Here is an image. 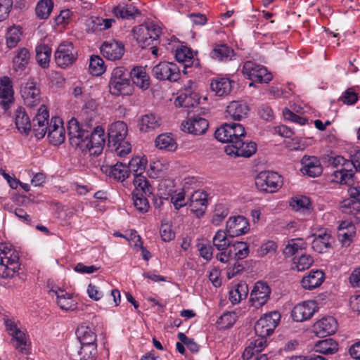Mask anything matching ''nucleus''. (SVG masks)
I'll use <instances>...</instances> for the list:
<instances>
[{
	"instance_id": "nucleus-1",
	"label": "nucleus",
	"mask_w": 360,
	"mask_h": 360,
	"mask_svg": "<svg viewBox=\"0 0 360 360\" xmlns=\"http://www.w3.org/2000/svg\"><path fill=\"white\" fill-rule=\"evenodd\" d=\"M93 126L91 120L80 123L77 119L72 118L68 125L69 141L72 147L79 148L83 153L98 155L105 142V129L101 126L93 129Z\"/></svg>"
},
{
	"instance_id": "nucleus-2",
	"label": "nucleus",
	"mask_w": 360,
	"mask_h": 360,
	"mask_svg": "<svg viewBox=\"0 0 360 360\" xmlns=\"http://www.w3.org/2000/svg\"><path fill=\"white\" fill-rule=\"evenodd\" d=\"M245 128L239 123H225L214 131V137L222 143H228L225 147L227 155L250 158L256 153L257 145L252 141H243Z\"/></svg>"
},
{
	"instance_id": "nucleus-3",
	"label": "nucleus",
	"mask_w": 360,
	"mask_h": 360,
	"mask_svg": "<svg viewBox=\"0 0 360 360\" xmlns=\"http://www.w3.org/2000/svg\"><path fill=\"white\" fill-rule=\"evenodd\" d=\"M128 127L123 121H116L109 126L108 131V145L115 148L120 157L128 155L131 151L130 143L126 141Z\"/></svg>"
},
{
	"instance_id": "nucleus-4",
	"label": "nucleus",
	"mask_w": 360,
	"mask_h": 360,
	"mask_svg": "<svg viewBox=\"0 0 360 360\" xmlns=\"http://www.w3.org/2000/svg\"><path fill=\"white\" fill-rule=\"evenodd\" d=\"M20 265L18 252L11 245L0 244V278H13Z\"/></svg>"
},
{
	"instance_id": "nucleus-5",
	"label": "nucleus",
	"mask_w": 360,
	"mask_h": 360,
	"mask_svg": "<svg viewBox=\"0 0 360 360\" xmlns=\"http://www.w3.org/2000/svg\"><path fill=\"white\" fill-rule=\"evenodd\" d=\"M135 188L132 191V200H134V207L142 213L149 210L150 204L147 196L153 193V188L145 176H138L136 178Z\"/></svg>"
},
{
	"instance_id": "nucleus-6",
	"label": "nucleus",
	"mask_w": 360,
	"mask_h": 360,
	"mask_svg": "<svg viewBox=\"0 0 360 360\" xmlns=\"http://www.w3.org/2000/svg\"><path fill=\"white\" fill-rule=\"evenodd\" d=\"M131 32L139 46L145 49L158 40L161 34V27L153 22H147L135 26Z\"/></svg>"
},
{
	"instance_id": "nucleus-7",
	"label": "nucleus",
	"mask_w": 360,
	"mask_h": 360,
	"mask_svg": "<svg viewBox=\"0 0 360 360\" xmlns=\"http://www.w3.org/2000/svg\"><path fill=\"white\" fill-rule=\"evenodd\" d=\"M255 184L258 191L273 193L282 187L283 177L278 172L264 170L256 176Z\"/></svg>"
},
{
	"instance_id": "nucleus-8",
	"label": "nucleus",
	"mask_w": 360,
	"mask_h": 360,
	"mask_svg": "<svg viewBox=\"0 0 360 360\" xmlns=\"http://www.w3.org/2000/svg\"><path fill=\"white\" fill-rule=\"evenodd\" d=\"M77 59V52L70 41L61 42L54 52L56 65L66 68L73 65Z\"/></svg>"
},
{
	"instance_id": "nucleus-9",
	"label": "nucleus",
	"mask_w": 360,
	"mask_h": 360,
	"mask_svg": "<svg viewBox=\"0 0 360 360\" xmlns=\"http://www.w3.org/2000/svg\"><path fill=\"white\" fill-rule=\"evenodd\" d=\"M129 82V71L127 69L123 66L115 68L108 84L110 93L116 96L124 94Z\"/></svg>"
},
{
	"instance_id": "nucleus-10",
	"label": "nucleus",
	"mask_w": 360,
	"mask_h": 360,
	"mask_svg": "<svg viewBox=\"0 0 360 360\" xmlns=\"http://www.w3.org/2000/svg\"><path fill=\"white\" fill-rule=\"evenodd\" d=\"M242 72L252 82L268 83L272 80V73L266 68L251 60L243 63Z\"/></svg>"
},
{
	"instance_id": "nucleus-11",
	"label": "nucleus",
	"mask_w": 360,
	"mask_h": 360,
	"mask_svg": "<svg viewBox=\"0 0 360 360\" xmlns=\"http://www.w3.org/2000/svg\"><path fill=\"white\" fill-rule=\"evenodd\" d=\"M281 319V314L278 311L265 314L257 320L255 330L258 337L267 338L273 334L276 327L278 326Z\"/></svg>"
},
{
	"instance_id": "nucleus-12",
	"label": "nucleus",
	"mask_w": 360,
	"mask_h": 360,
	"mask_svg": "<svg viewBox=\"0 0 360 360\" xmlns=\"http://www.w3.org/2000/svg\"><path fill=\"white\" fill-rule=\"evenodd\" d=\"M359 170L353 162L345 159L340 169H336L331 174L330 181L341 185L350 186L355 183V173Z\"/></svg>"
},
{
	"instance_id": "nucleus-13",
	"label": "nucleus",
	"mask_w": 360,
	"mask_h": 360,
	"mask_svg": "<svg viewBox=\"0 0 360 360\" xmlns=\"http://www.w3.org/2000/svg\"><path fill=\"white\" fill-rule=\"evenodd\" d=\"M152 75L159 81L176 82L180 79V69L174 63L162 61L152 69Z\"/></svg>"
},
{
	"instance_id": "nucleus-14",
	"label": "nucleus",
	"mask_w": 360,
	"mask_h": 360,
	"mask_svg": "<svg viewBox=\"0 0 360 360\" xmlns=\"http://www.w3.org/2000/svg\"><path fill=\"white\" fill-rule=\"evenodd\" d=\"M225 231H219L215 233L212 243L214 247L220 252L217 255V258L221 263H227L231 258V250H228L233 240Z\"/></svg>"
},
{
	"instance_id": "nucleus-15",
	"label": "nucleus",
	"mask_w": 360,
	"mask_h": 360,
	"mask_svg": "<svg viewBox=\"0 0 360 360\" xmlns=\"http://www.w3.org/2000/svg\"><path fill=\"white\" fill-rule=\"evenodd\" d=\"M49 110L46 105H42L39 107L38 112L34 117L31 122V130L38 139H43L49 129Z\"/></svg>"
},
{
	"instance_id": "nucleus-16",
	"label": "nucleus",
	"mask_w": 360,
	"mask_h": 360,
	"mask_svg": "<svg viewBox=\"0 0 360 360\" xmlns=\"http://www.w3.org/2000/svg\"><path fill=\"white\" fill-rule=\"evenodd\" d=\"M100 52L108 60H120L124 53V45L115 39L105 41L100 46Z\"/></svg>"
},
{
	"instance_id": "nucleus-17",
	"label": "nucleus",
	"mask_w": 360,
	"mask_h": 360,
	"mask_svg": "<svg viewBox=\"0 0 360 360\" xmlns=\"http://www.w3.org/2000/svg\"><path fill=\"white\" fill-rule=\"evenodd\" d=\"M46 134L49 142L54 146H59L65 141V129L59 117H52Z\"/></svg>"
},
{
	"instance_id": "nucleus-18",
	"label": "nucleus",
	"mask_w": 360,
	"mask_h": 360,
	"mask_svg": "<svg viewBox=\"0 0 360 360\" xmlns=\"http://www.w3.org/2000/svg\"><path fill=\"white\" fill-rule=\"evenodd\" d=\"M316 302L313 300L304 301L296 304L291 311V317L297 322L309 320L316 311Z\"/></svg>"
},
{
	"instance_id": "nucleus-19",
	"label": "nucleus",
	"mask_w": 360,
	"mask_h": 360,
	"mask_svg": "<svg viewBox=\"0 0 360 360\" xmlns=\"http://www.w3.org/2000/svg\"><path fill=\"white\" fill-rule=\"evenodd\" d=\"M230 238H235L249 231V222L246 217L237 216L229 217L225 231Z\"/></svg>"
},
{
	"instance_id": "nucleus-20",
	"label": "nucleus",
	"mask_w": 360,
	"mask_h": 360,
	"mask_svg": "<svg viewBox=\"0 0 360 360\" xmlns=\"http://www.w3.org/2000/svg\"><path fill=\"white\" fill-rule=\"evenodd\" d=\"M271 294V288L264 282L258 281L250 292V301L255 307H261L266 304Z\"/></svg>"
},
{
	"instance_id": "nucleus-21",
	"label": "nucleus",
	"mask_w": 360,
	"mask_h": 360,
	"mask_svg": "<svg viewBox=\"0 0 360 360\" xmlns=\"http://www.w3.org/2000/svg\"><path fill=\"white\" fill-rule=\"evenodd\" d=\"M181 127L184 131L192 135L200 136L206 132L208 128V122L205 118L195 116L183 122Z\"/></svg>"
},
{
	"instance_id": "nucleus-22",
	"label": "nucleus",
	"mask_w": 360,
	"mask_h": 360,
	"mask_svg": "<svg viewBox=\"0 0 360 360\" xmlns=\"http://www.w3.org/2000/svg\"><path fill=\"white\" fill-rule=\"evenodd\" d=\"M301 172L311 177L319 176L323 173V167L319 159L314 155H304L301 160Z\"/></svg>"
},
{
	"instance_id": "nucleus-23",
	"label": "nucleus",
	"mask_w": 360,
	"mask_h": 360,
	"mask_svg": "<svg viewBox=\"0 0 360 360\" xmlns=\"http://www.w3.org/2000/svg\"><path fill=\"white\" fill-rule=\"evenodd\" d=\"M338 327L337 321L333 316H326L317 321L313 329L318 336L325 337L335 333Z\"/></svg>"
},
{
	"instance_id": "nucleus-24",
	"label": "nucleus",
	"mask_w": 360,
	"mask_h": 360,
	"mask_svg": "<svg viewBox=\"0 0 360 360\" xmlns=\"http://www.w3.org/2000/svg\"><path fill=\"white\" fill-rule=\"evenodd\" d=\"M13 89L8 77H5L0 81V105L7 110L11 103H13Z\"/></svg>"
},
{
	"instance_id": "nucleus-25",
	"label": "nucleus",
	"mask_w": 360,
	"mask_h": 360,
	"mask_svg": "<svg viewBox=\"0 0 360 360\" xmlns=\"http://www.w3.org/2000/svg\"><path fill=\"white\" fill-rule=\"evenodd\" d=\"M200 96L191 88L184 89L175 100V105L180 108H194L198 103Z\"/></svg>"
},
{
	"instance_id": "nucleus-26",
	"label": "nucleus",
	"mask_w": 360,
	"mask_h": 360,
	"mask_svg": "<svg viewBox=\"0 0 360 360\" xmlns=\"http://www.w3.org/2000/svg\"><path fill=\"white\" fill-rule=\"evenodd\" d=\"M24 103L28 108L36 107L40 101L39 90L32 82H28L21 91Z\"/></svg>"
},
{
	"instance_id": "nucleus-27",
	"label": "nucleus",
	"mask_w": 360,
	"mask_h": 360,
	"mask_svg": "<svg viewBox=\"0 0 360 360\" xmlns=\"http://www.w3.org/2000/svg\"><path fill=\"white\" fill-rule=\"evenodd\" d=\"M325 279V274L321 270H311L307 276L303 277L302 286L305 290H311L320 286Z\"/></svg>"
},
{
	"instance_id": "nucleus-28",
	"label": "nucleus",
	"mask_w": 360,
	"mask_h": 360,
	"mask_svg": "<svg viewBox=\"0 0 360 360\" xmlns=\"http://www.w3.org/2000/svg\"><path fill=\"white\" fill-rule=\"evenodd\" d=\"M235 82L227 77H220L212 81L210 86L212 91L219 96H225L233 90Z\"/></svg>"
},
{
	"instance_id": "nucleus-29",
	"label": "nucleus",
	"mask_w": 360,
	"mask_h": 360,
	"mask_svg": "<svg viewBox=\"0 0 360 360\" xmlns=\"http://www.w3.org/2000/svg\"><path fill=\"white\" fill-rule=\"evenodd\" d=\"M129 78L139 88L146 89L150 86V77L142 66H136L129 71Z\"/></svg>"
},
{
	"instance_id": "nucleus-30",
	"label": "nucleus",
	"mask_w": 360,
	"mask_h": 360,
	"mask_svg": "<svg viewBox=\"0 0 360 360\" xmlns=\"http://www.w3.org/2000/svg\"><path fill=\"white\" fill-rule=\"evenodd\" d=\"M354 236L355 226L354 224L347 221H342L340 224L338 238L342 246H349Z\"/></svg>"
},
{
	"instance_id": "nucleus-31",
	"label": "nucleus",
	"mask_w": 360,
	"mask_h": 360,
	"mask_svg": "<svg viewBox=\"0 0 360 360\" xmlns=\"http://www.w3.org/2000/svg\"><path fill=\"white\" fill-rule=\"evenodd\" d=\"M315 236L312 241L311 247L316 252H325L328 248L331 247L333 238L327 231H321Z\"/></svg>"
},
{
	"instance_id": "nucleus-32",
	"label": "nucleus",
	"mask_w": 360,
	"mask_h": 360,
	"mask_svg": "<svg viewBox=\"0 0 360 360\" xmlns=\"http://www.w3.org/2000/svg\"><path fill=\"white\" fill-rule=\"evenodd\" d=\"M249 107L241 101H233L229 103L226 108L227 115L234 120L240 121L245 117L248 113Z\"/></svg>"
},
{
	"instance_id": "nucleus-33",
	"label": "nucleus",
	"mask_w": 360,
	"mask_h": 360,
	"mask_svg": "<svg viewBox=\"0 0 360 360\" xmlns=\"http://www.w3.org/2000/svg\"><path fill=\"white\" fill-rule=\"evenodd\" d=\"M15 123L20 133L28 135L31 131V121L28 114L22 107H18L15 110Z\"/></svg>"
},
{
	"instance_id": "nucleus-34",
	"label": "nucleus",
	"mask_w": 360,
	"mask_h": 360,
	"mask_svg": "<svg viewBox=\"0 0 360 360\" xmlns=\"http://www.w3.org/2000/svg\"><path fill=\"white\" fill-rule=\"evenodd\" d=\"M56 296V302L62 310L74 311L77 308V302L72 295L63 290L53 291Z\"/></svg>"
},
{
	"instance_id": "nucleus-35",
	"label": "nucleus",
	"mask_w": 360,
	"mask_h": 360,
	"mask_svg": "<svg viewBox=\"0 0 360 360\" xmlns=\"http://www.w3.org/2000/svg\"><path fill=\"white\" fill-rule=\"evenodd\" d=\"M72 352V349L70 348V355L72 358H75V360H94L96 355L97 349L96 344H80L79 350H77V354H75Z\"/></svg>"
},
{
	"instance_id": "nucleus-36",
	"label": "nucleus",
	"mask_w": 360,
	"mask_h": 360,
	"mask_svg": "<svg viewBox=\"0 0 360 360\" xmlns=\"http://www.w3.org/2000/svg\"><path fill=\"white\" fill-rule=\"evenodd\" d=\"M30 61V52L25 47L18 49L13 59L15 71L22 72L29 65Z\"/></svg>"
},
{
	"instance_id": "nucleus-37",
	"label": "nucleus",
	"mask_w": 360,
	"mask_h": 360,
	"mask_svg": "<svg viewBox=\"0 0 360 360\" xmlns=\"http://www.w3.org/2000/svg\"><path fill=\"white\" fill-rule=\"evenodd\" d=\"M160 118L155 114H145L139 121V130L147 133L160 127Z\"/></svg>"
},
{
	"instance_id": "nucleus-38",
	"label": "nucleus",
	"mask_w": 360,
	"mask_h": 360,
	"mask_svg": "<svg viewBox=\"0 0 360 360\" xmlns=\"http://www.w3.org/2000/svg\"><path fill=\"white\" fill-rule=\"evenodd\" d=\"M76 335L80 344H95L96 341V334L85 323L77 326Z\"/></svg>"
},
{
	"instance_id": "nucleus-39",
	"label": "nucleus",
	"mask_w": 360,
	"mask_h": 360,
	"mask_svg": "<svg viewBox=\"0 0 360 360\" xmlns=\"http://www.w3.org/2000/svg\"><path fill=\"white\" fill-rule=\"evenodd\" d=\"M52 49L46 44H39L36 47V60L39 67L47 68L49 67L51 58Z\"/></svg>"
},
{
	"instance_id": "nucleus-40",
	"label": "nucleus",
	"mask_w": 360,
	"mask_h": 360,
	"mask_svg": "<svg viewBox=\"0 0 360 360\" xmlns=\"http://www.w3.org/2000/svg\"><path fill=\"white\" fill-rule=\"evenodd\" d=\"M146 158L139 156L134 157L128 162L127 167L132 176H134V184H135L136 178L138 176H143V173L146 169Z\"/></svg>"
},
{
	"instance_id": "nucleus-41",
	"label": "nucleus",
	"mask_w": 360,
	"mask_h": 360,
	"mask_svg": "<svg viewBox=\"0 0 360 360\" xmlns=\"http://www.w3.org/2000/svg\"><path fill=\"white\" fill-rule=\"evenodd\" d=\"M131 172L127 167V163L117 162L110 167L108 176L117 181L122 182L127 179Z\"/></svg>"
},
{
	"instance_id": "nucleus-42",
	"label": "nucleus",
	"mask_w": 360,
	"mask_h": 360,
	"mask_svg": "<svg viewBox=\"0 0 360 360\" xmlns=\"http://www.w3.org/2000/svg\"><path fill=\"white\" fill-rule=\"evenodd\" d=\"M338 349V343L332 338L319 340L315 345V351L324 355L334 354Z\"/></svg>"
},
{
	"instance_id": "nucleus-43",
	"label": "nucleus",
	"mask_w": 360,
	"mask_h": 360,
	"mask_svg": "<svg viewBox=\"0 0 360 360\" xmlns=\"http://www.w3.org/2000/svg\"><path fill=\"white\" fill-rule=\"evenodd\" d=\"M97 108L98 103L96 100L89 99L85 101L80 114L81 121H79V122H90L91 120V123H94V118L96 115Z\"/></svg>"
},
{
	"instance_id": "nucleus-44",
	"label": "nucleus",
	"mask_w": 360,
	"mask_h": 360,
	"mask_svg": "<svg viewBox=\"0 0 360 360\" xmlns=\"http://www.w3.org/2000/svg\"><path fill=\"white\" fill-rule=\"evenodd\" d=\"M234 51L226 44H215L210 52V57L220 61L230 60Z\"/></svg>"
},
{
	"instance_id": "nucleus-45",
	"label": "nucleus",
	"mask_w": 360,
	"mask_h": 360,
	"mask_svg": "<svg viewBox=\"0 0 360 360\" xmlns=\"http://www.w3.org/2000/svg\"><path fill=\"white\" fill-rule=\"evenodd\" d=\"M113 13L117 18L121 19H134L136 16L141 14L137 8L131 4L117 6L113 8Z\"/></svg>"
},
{
	"instance_id": "nucleus-46",
	"label": "nucleus",
	"mask_w": 360,
	"mask_h": 360,
	"mask_svg": "<svg viewBox=\"0 0 360 360\" xmlns=\"http://www.w3.org/2000/svg\"><path fill=\"white\" fill-rule=\"evenodd\" d=\"M248 294V286L245 283H238L230 290L229 299L231 304H236L245 299Z\"/></svg>"
},
{
	"instance_id": "nucleus-47",
	"label": "nucleus",
	"mask_w": 360,
	"mask_h": 360,
	"mask_svg": "<svg viewBox=\"0 0 360 360\" xmlns=\"http://www.w3.org/2000/svg\"><path fill=\"white\" fill-rule=\"evenodd\" d=\"M306 248V243L302 238L290 239L286 245L283 253L285 257H292L299 251H302Z\"/></svg>"
},
{
	"instance_id": "nucleus-48",
	"label": "nucleus",
	"mask_w": 360,
	"mask_h": 360,
	"mask_svg": "<svg viewBox=\"0 0 360 360\" xmlns=\"http://www.w3.org/2000/svg\"><path fill=\"white\" fill-rule=\"evenodd\" d=\"M313 262L314 259L309 255L302 253L299 257H293L291 269L297 271H303L308 269Z\"/></svg>"
},
{
	"instance_id": "nucleus-49",
	"label": "nucleus",
	"mask_w": 360,
	"mask_h": 360,
	"mask_svg": "<svg viewBox=\"0 0 360 360\" xmlns=\"http://www.w3.org/2000/svg\"><path fill=\"white\" fill-rule=\"evenodd\" d=\"M22 30L19 26H11L8 28L6 34L7 47L11 49L15 48L21 39Z\"/></svg>"
},
{
	"instance_id": "nucleus-50",
	"label": "nucleus",
	"mask_w": 360,
	"mask_h": 360,
	"mask_svg": "<svg viewBox=\"0 0 360 360\" xmlns=\"http://www.w3.org/2000/svg\"><path fill=\"white\" fill-rule=\"evenodd\" d=\"M229 250H232V255H234V258L238 260L247 258L250 253L249 245L241 241H233Z\"/></svg>"
},
{
	"instance_id": "nucleus-51",
	"label": "nucleus",
	"mask_w": 360,
	"mask_h": 360,
	"mask_svg": "<svg viewBox=\"0 0 360 360\" xmlns=\"http://www.w3.org/2000/svg\"><path fill=\"white\" fill-rule=\"evenodd\" d=\"M105 71L103 59L98 55H92L89 62V72L94 76H99Z\"/></svg>"
},
{
	"instance_id": "nucleus-52",
	"label": "nucleus",
	"mask_w": 360,
	"mask_h": 360,
	"mask_svg": "<svg viewBox=\"0 0 360 360\" xmlns=\"http://www.w3.org/2000/svg\"><path fill=\"white\" fill-rule=\"evenodd\" d=\"M155 143H156V146L160 149L172 151L176 148V142L173 137L169 134L158 135L156 141H155Z\"/></svg>"
},
{
	"instance_id": "nucleus-53",
	"label": "nucleus",
	"mask_w": 360,
	"mask_h": 360,
	"mask_svg": "<svg viewBox=\"0 0 360 360\" xmlns=\"http://www.w3.org/2000/svg\"><path fill=\"white\" fill-rule=\"evenodd\" d=\"M113 22H115L114 18H93L91 21L92 24L91 29L93 32L105 31L110 28Z\"/></svg>"
},
{
	"instance_id": "nucleus-54",
	"label": "nucleus",
	"mask_w": 360,
	"mask_h": 360,
	"mask_svg": "<svg viewBox=\"0 0 360 360\" xmlns=\"http://www.w3.org/2000/svg\"><path fill=\"white\" fill-rule=\"evenodd\" d=\"M53 1H38L36 6V14L39 19H46L52 12Z\"/></svg>"
},
{
	"instance_id": "nucleus-55",
	"label": "nucleus",
	"mask_w": 360,
	"mask_h": 360,
	"mask_svg": "<svg viewBox=\"0 0 360 360\" xmlns=\"http://www.w3.org/2000/svg\"><path fill=\"white\" fill-rule=\"evenodd\" d=\"M175 59L180 63H184L188 67L192 63V52L187 46H182L181 48L176 49Z\"/></svg>"
},
{
	"instance_id": "nucleus-56",
	"label": "nucleus",
	"mask_w": 360,
	"mask_h": 360,
	"mask_svg": "<svg viewBox=\"0 0 360 360\" xmlns=\"http://www.w3.org/2000/svg\"><path fill=\"white\" fill-rule=\"evenodd\" d=\"M236 321L235 312H224L217 320V324L220 329H227L233 327Z\"/></svg>"
},
{
	"instance_id": "nucleus-57",
	"label": "nucleus",
	"mask_w": 360,
	"mask_h": 360,
	"mask_svg": "<svg viewBox=\"0 0 360 360\" xmlns=\"http://www.w3.org/2000/svg\"><path fill=\"white\" fill-rule=\"evenodd\" d=\"M358 98V93L356 92L355 86H351L342 94L339 100L343 104L352 105L357 102Z\"/></svg>"
},
{
	"instance_id": "nucleus-58",
	"label": "nucleus",
	"mask_w": 360,
	"mask_h": 360,
	"mask_svg": "<svg viewBox=\"0 0 360 360\" xmlns=\"http://www.w3.org/2000/svg\"><path fill=\"white\" fill-rule=\"evenodd\" d=\"M247 262L242 260L236 259L234 264L229 266L227 269V276L228 278H233L236 275L243 272L247 267Z\"/></svg>"
},
{
	"instance_id": "nucleus-59",
	"label": "nucleus",
	"mask_w": 360,
	"mask_h": 360,
	"mask_svg": "<svg viewBox=\"0 0 360 360\" xmlns=\"http://www.w3.org/2000/svg\"><path fill=\"white\" fill-rule=\"evenodd\" d=\"M283 116H284L286 120L293 122L302 126L306 124L308 122L307 118L294 113L288 108L283 109Z\"/></svg>"
},
{
	"instance_id": "nucleus-60",
	"label": "nucleus",
	"mask_w": 360,
	"mask_h": 360,
	"mask_svg": "<svg viewBox=\"0 0 360 360\" xmlns=\"http://www.w3.org/2000/svg\"><path fill=\"white\" fill-rule=\"evenodd\" d=\"M290 206L295 210H300L302 209H309L311 205L310 200L307 196L295 197L291 200L290 202Z\"/></svg>"
},
{
	"instance_id": "nucleus-61",
	"label": "nucleus",
	"mask_w": 360,
	"mask_h": 360,
	"mask_svg": "<svg viewBox=\"0 0 360 360\" xmlns=\"http://www.w3.org/2000/svg\"><path fill=\"white\" fill-rule=\"evenodd\" d=\"M266 338L258 337L255 342H251L250 345L246 348V352L249 354L252 351L251 355L260 352L266 347Z\"/></svg>"
},
{
	"instance_id": "nucleus-62",
	"label": "nucleus",
	"mask_w": 360,
	"mask_h": 360,
	"mask_svg": "<svg viewBox=\"0 0 360 360\" xmlns=\"http://www.w3.org/2000/svg\"><path fill=\"white\" fill-rule=\"evenodd\" d=\"M11 335L13 336V340L16 341L15 347L20 349L21 352L27 354L25 334L22 330H18Z\"/></svg>"
},
{
	"instance_id": "nucleus-63",
	"label": "nucleus",
	"mask_w": 360,
	"mask_h": 360,
	"mask_svg": "<svg viewBox=\"0 0 360 360\" xmlns=\"http://www.w3.org/2000/svg\"><path fill=\"white\" fill-rule=\"evenodd\" d=\"M177 338L187 347L191 353H197L198 352L199 345L193 339L189 338L182 333L177 334Z\"/></svg>"
},
{
	"instance_id": "nucleus-64",
	"label": "nucleus",
	"mask_w": 360,
	"mask_h": 360,
	"mask_svg": "<svg viewBox=\"0 0 360 360\" xmlns=\"http://www.w3.org/2000/svg\"><path fill=\"white\" fill-rule=\"evenodd\" d=\"M160 237L165 242H169L175 238V233L172 228L165 224H162L160 229Z\"/></svg>"
}]
</instances>
